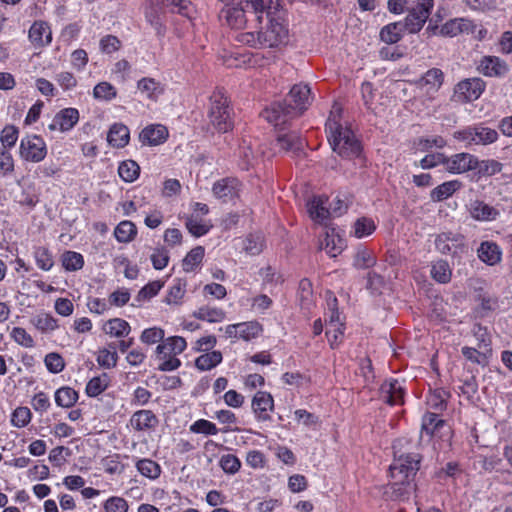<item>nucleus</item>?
<instances>
[{"mask_svg":"<svg viewBox=\"0 0 512 512\" xmlns=\"http://www.w3.org/2000/svg\"><path fill=\"white\" fill-rule=\"evenodd\" d=\"M242 2L246 3V6H251L259 24L262 22L263 13L267 15V28L265 31H260L262 45L276 47L286 41L288 29L279 0H242Z\"/></svg>","mask_w":512,"mask_h":512,"instance_id":"1","label":"nucleus"},{"mask_svg":"<svg viewBox=\"0 0 512 512\" xmlns=\"http://www.w3.org/2000/svg\"><path fill=\"white\" fill-rule=\"evenodd\" d=\"M420 457L416 453L400 454L395 452L394 460L389 467L391 478L386 494L394 500L408 499L414 491L413 479L419 469Z\"/></svg>","mask_w":512,"mask_h":512,"instance_id":"2","label":"nucleus"},{"mask_svg":"<svg viewBox=\"0 0 512 512\" xmlns=\"http://www.w3.org/2000/svg\"><path fill=\"white\" fill-rule=\"evenodd\" d=\"M328 141L334 152L345 158H359L361 145L353 131L340 122V108L334 106L326 122Z\"/></svg>","mask_w":512,"mask_h":512,"instance_id":"3","label":"nucleus"},{"mask_svg":"<svg viewBox=\"0 0 512 512\" xmlns=\"http://www.w3.org/2000/svg\"><path fill=\"white\" fill-rule=\"evenodd\" d=\"M208 118L210 125L220 133L233 129V111L228 98L223 93L218 91L211 95Z\"/></svg>","mask_w":512,"mask_h":512,"instance_id":"4","label":"nucleus"},{"mask_svg":"<svg viewBox=\"0 0 512 512\" xmlns=\"http://www.w3.org/2000/svg\"><path fill=\"white\" fill-rule=\"evenodd\" d=\"M47 155V145L41 136L32 134L24 136L19 145V157L26 162L39 163Z\"/></svg>","mask_w":512,"mask_h":512,"instance_id":"5","label":"nucleus"},{"mask_svg":"<svg viewBox=\"0 0 512 512\" xmlns=\"http://www.w3.org/2000/svg\"><path fill=\"white\" fill-rule=\"evenodd\" d=\"M433 7L434 0H415L405 17L406 31L411 34L418 33L428 20Z\"/></svg>","mask_w":512,"mask_h":512,"instance_id":"6","label":"nucleus"},{"mask_svg":"<svg viewBox=\"0 0 512 512\" xmlns=\"http://www.w3.org/2000/svg\"><path fill=\"white\" fill-rule=\"evenodd\" d=\"M478 158L468 152H460L450 156L445 154V171L460 175L477 169Z\"/></svg>","mask_w":512,"mask_h":512,"instance_id":"7","label":"nucleus"},{"mask_svg":"<svg viewBox=\"0 0 512 512\" xmlns=\"http://www.w3.org/2000/svg\"><path fill=\"white\" fill-rule=\"evenodd\" d=\"M435 248L444 255L456 256L466 248L465 237L460 233L443 232L435 238Z\"/></svg>","mask_w":512,"mask_h":512,"instance_id":"8","label":"nucleus"},{"mask_svg":"<svg viewBox=\"0 0 512 512\" xmlns=\"http://www.w3.org/2000/svg\"><path fill=\"white\" fill-rule=\"evenodd\" d=\"M251 409L255 420L266 422L271 420V412L274 410V399L267 391H258L252 397Z\"/></svg>","mask_w":512,"mask_h":512,"instance_id":"9","label":"nucleus"},{"mask_svg":"<svg viewBox=\"0 0 512 512\" xmlns=\"http://www.w3.org/2000/svg\"><path fill=\"white\" fill-rule=\"evenodd\" d=\"M297 116L301 115L311 104V90L307 84L294 85L285 100Z\"/></svg>","mask_w":512,"mask_h":512,"instance_id":"10","label":"nucleus"},{"mask_svg":"<svg viewBox=\"0 0 512 512\" xmlns=\"http://www.w3.org/2000/svg\"><path fill=\"white\" fill-rule=\"evenodd\" d=\"M261 116L273 126L278 127L297 115L285 101V103L277 102L271 104L261 113Z\"/></svg>","mask_w":512,"mask_h":512,"instance_id":"11","label":"nucleus"},{"mask_svg":"<svg viewBox=\"0 0 512 512\" xmlns=\"http://www.w3.org/2000/svg\"><path fill=\"white\" fill-rule=\"evenodd\" d=\"M79 117V111L76 108L61 109L54 115L51 123L48 125V129L61 133L68 132L78 123Z\"/></svg>","mask_w":512,"mask_h":512,"instance_id":"12","label":"nucleus"},{"mask_svg":"<svg viewBox=\"0 0 512 512\" xmlns=\"http://www.w3.org/2000/svg\"><path fill=\"white\" fill-rule=\"evenodd\" d=\"M477 70L486 77L501 78L509 72V66L500 57L487 55L479 60Z\"/></svg>","mask_w":512,"mask_h":512,"instance_id":"13","label":"nucleus"},{"mask_svg":"<svg viewBox=\"0 0 512 512\" xmlns=\"http://www.w3.org/2000/svg\"><path fill=\"white\" fill-rule=\"evenodd\" d=\"M484 82L480 78H470L459 82L455 88V96L463 102L478 99L484 91Z\"/></svg>","mask_w":512,"mask_h":512,"instance_id":"14","label":"nucleus"},{"mask_svg":"<svg viewBox=\"0 0 512 512\" xmlns=\"http://www.w3.org/2000/svg\"><path fill=\"white\" fill-rule=\"evenodd\" d=\"M476 28L475 23L464 17L450 19L439 30V34L445 37H456L460 34H472Z\"/></svg>","mask_w":512,"mask_h":512,"instance_id":"15","label":"nucleus"},{"mask_svg":"<svg viewBox=\"0 0 512 512\" xmlns=\"http://www.w3.org/2000/svg\"><path fill=\"white\" fill-rule=\"evenodd\" d=\"M443 72L438 68L429 69L418 81L419 89L429 99H433L443 84Z\"/></svg>","mask_w":512,"mask_h":512,"instance_id":"16","label":"nucleus"},{"mask_svg":"<svg viewBox=\"0 0 512 512\" xmlns=\"http://www.w3.org/2000/svg\"><path fill=\"white\" fill-rule=\"evenodd\" d=\"M240 186V182L237 179L224 178L214 183L212 192L217 199L228 202L238 197Z\"/></svg>","mask_w":512,"mask_h":512,"instance_id":"17","label":"nucleus"},{"mask_svg":"<svg viewBox=\"0 0 512 512\" xmlns=\"http://www.w3.org/2000/svg\"><path fill=\"white\" fill-rule=\"evenodd\" d=\"M251 6L241 4L230 6L229 4L222 10L221 15L225 19L226 24L233 29H242L246 26L247 19L245 13Z\"/></svg>","mask_w":512,"mask_h":512,"instance_id":"18","label":"nucleus"},{"mask_svg":"<svg viewBox=\"0 0 512 512\" xmlns=\"http://www.w3.org/2000/svg\"><path fill=\"white\" fill-rule=\"evenodd\" d=\"M168 130L161 124H150L146 126L139 135L143 145L157 146L164 143L168 138Z\"/></svg>","mask_w":512,"mask_h":512,"instance_id":"19","label":"nucleus"},{"mask_svg":"<svg viewBox=\"0 0 512 512\" xmlns=\"http://www.w3.org/2000/svg\"><path fill=\"white\" fill-rule=\"evenodd\" d=\"M468 212L471 218L480 222L494 221L500 215L498 209L481 200H474L470 202Z\"/></svg>","mask_w":512,"mask_h":512,"instance_id":"20","label":"nucleus"},{"mask_svg":"<svg viewBox=\"0 0 512 512\" xmlns=\"http://www.w3.org/2000/svg\"><path fill=\"white\" fill-rule=\"evenodd\" d=\"M381 399L389 405H400L404 401V388L398 380L385 381L380 388Z\"/></svg>","mask_w":512,"mask_h":512,"instance_id":"21","label":"nucleus"},{"mask_svg":"<svg viewBox=\"0 0 512 512\" xmlns=\"http://www.w3.org/2000/svg\"><path fill=\"white\" fill-rule=\"evenodd\" d=\"M307 209L310 218L318 224H325L331 216L326 196H314L308 201Z\"/></svg>","mask_w":512,"mask_h":512,"instance_id":"22","label":"nucleus"},{"mask_svg":"<svg viewBox=\"0 0 512 512\" xmlns=\"http://www.w3.org/2000/svg\"><path fill=\"white\" fill-rule=\"evenodd\" d=\"M476 252L479 260L488 266H495L502 260V249L494 241H482Z\"/></svg>","mask_w":512,"mask_h":512,"instance_id":"23","label":"nucleus"},{"mask_svg":"<svg viewBox=\"0 0 512 512\" xmlns=\"http://www.w3.org/2000/svg\"><path fill=\"white\" fill-rule=\"evenodd\" d=\"M28 37L35 47H43L51 43L52 31L46 22L36 21L30 27Z\"/></svg>","mask_w":512,"mask_h":512,"instance_id":"24","label":"nucleus"},{"mask_svg":"<svg viewBox=\"0 0 512 512\" xmlns=\"http://www.w3.org/2000/svg\"><path fill=\"white\" fill-rule=\"evenodd\" d=\"M130 425L135 431H147L158 425V418L151 410H138L132 414Z\"/></svg>","mask_w":512,"mask_h":512,"instance_id":"25","label":"nucleus"},{"mask_svg":"<svg viewBox=\"0 0 512 512\" xmlns=\"http://www.w3.org/2000/svg\"><path fill=\"white\" fill-rule=\"evenodd\" d=\"M130 140V131L128 127L122 123H114L107 134V142L114 148L125 147Z\"/></svg>","mask_w":512,"mask_h":512,"instance_id":"26","label":"nucleus"},{"mask_svg":"<svg viewBox=\"0 0 512 512\" xmlns=\"http://www.w3.org/2000/svg\"><path fill=\"white\" fill-rule=\"evenodd\" d=\"M102 330L111 338H125L130 334L131 326L122 318H112L103 323Z\"/></svg>","mask_w":512,"mask_h":512,"instance_id":"27","label":"nucleus"},{"mask_svg":"<svg viewBox=\"0 0 512 512\" xmlns=\"http://www.w3.org/2000/svg\"><path fill=\"white\" fill-rule=\"evenodd\" d=\"M187 347L186 340L180 336L168 337L159 344L156 348V352L159 355H178L181 354Z\"/></svg>","mask_w":512,"mask_h":512,"instance_id":"28","label":"nucleus"},{"mask_svg":"<svg viewBox=\"0 0 512 512\" xmlns=\"http://www.w3.org/2000/svg\"><path fill=\"white\" fill-rule=\"evenodd\" d=\"M462 187V182L454 179L443 182L430 192V198L434 202H440L451 197Z\"/></svg>","mask_w":512,"mask_h":512,"instance_id":"29","label":"nucleus"},{"mask_svg":"<svg viewBox=\"0 0 512 512\" xmlns=\"http://www.w3.org/2000/svg\"><path fill=\"white\" fill-rule=\"evenodd\" d=\"M280 149L286 152L296 153L303 148L304 141L296 131H290L277 137Z\"/></svg>","mask_w":512,"mask_h":512,"instance_id":"30","label":"nucleus"},{"mask_svg":"<svg viewBox=\"0 0 512 512\" xmlns=\"http://www.w3.org/2000/svg\"><path fill=\"white\" fill-rule=\"evenodd\" d=\"M406 30L405 20L385 25L380 31V39L387 44H395L401 40Z\"/></svg>","mask_w":512,"mask_h":512,"instance_id":"31","label":"nucleus"},{"mask_svg":"<svg viewBox=\"0 0 512 512\" xmlns=\"http://www.w3.org/2000/svg\"><path fill=\"white\" fill-rule=\"evenodd\" d=\"M135 467L143 477L150 480L158 479L162 472L161 466L156 461L148 458L136 459Z\"/></svg>","mask_w":512,"mask_h":512,"instance_id":"32","label":"nucleus"},{"mask_svg":"<svg viewBox=\"0 0 512 512\" xmlns=\"http://www.w3.org/2000/svg\"><path fill=\"white\" fill-rule=\"evenodd\" d=\"M430 275L436 282L446 284L451 280L452 269L446 260L439 259L432 262Z\"/></svg>","mask_w":512,"mask_h":512,"instance_id":"33","label":"nucleus"},{"mask_svg":"<svg viewBox=\"0 0 512 512\" xmlns=\"http://www.w3.org/2000/svg\"><path fill=\"white\" fill-rule=\"evenodd\" d=\"M96 361L98 365L105 369H112L117 365L118 354L114 343L98 350Z\"/></svg>","mask_w":512,"mask_h":512,"instance_id":"34","label":"nucleus"},{"mask_svg":"<svg viewBox=\"0 0 512 512\" xmlns=\"http://www.w3.org/2000/svg\"><path fill=\"white\" fill-rule=\"evenodd\" d=\"M194 317L210 323H219L225 319L226 313L221 308L206 305L198 308L194 312Z\"/></svg>","mask_w":512,"mask_h":512,"instance_id":"35","label":"nucleus"},{"mask_svg":"<svg viewBox=\"0 0 512 512\" xmlns=\"http://www.w3.org/2000/svg\"><path fill=\"white\" fill-rule=\"evenodd\" d=\"M137 235L135 224L129 220L121 221L114 230V236L120 243H130Z\"/></svg>","mask_w":512,"mask_h":512,"instance_id":"36","label":"nucleus"},{"mask_svg":"<svg viewBox=\"0 0 512 512\" xmlns=\"http://www.w3.org/2000/svg\"><path fill=\"white\" fill-rule=\"evenodd\" d=\"M205 255V249L202 246H196L190 250L182 261V268L185 272L195 271L202 263Z\"/></svg>","mask_w":512,"mask_h":512,"instance_id":"37","label":"nucleus"},{"mask_svg":"<svg viewBox=\"0 0 512 512\" xmlns=\"http://www.w3.org/2000/svg\"><path fill=\"white\" fill-rule=\"evenodd\" d=\"M137 88L145 97L151 100H156L163 93V87L153 78L140 79Z\"/></svg>","mask_w":512,"mask_h":512,"instance_id":"38","label":"nucleus"},{"mask_svg":"<svg viewBox=\"0 0 512 512\" xmlns=\"http://www.w3.org/2000/svg\"><path fill=\"white\" fill-rule=\"evenodd\" d=\"M474 131L476 145H490L499 138L498 132L495 129L482 124L474 125Z\"/></svg>","mask_w":512,"mask_h":512,"instance_id":"39","label":"nucleus"},{"mask_svg":"<svg viewBox=\"0 0 512 512\" xmlns=\"http://www.w3.org/2000/svg\"><path fill=\"white\" fill-rule=\"evenodd\" d=\"M78 397L77 391L68 386L57 389L54 395L55 403L62 408L72 407L77 402Z\"/></svg>","mask_w":512,"mask_h":512,"instance_id":"40","label":"nucleus"},{"mask_svg":"<svg viewBox=\"0 0 512 512\" xmlns=\"http://www.w3.org/2000/svg\"><path fill=\"white\" fill-rule=\"evenodd\" d=\"M222 353L217 350L202 354L195 360V366L201 371H208L222 362Z\"/></svg>","mask_w":512,"mask_h":512,"instance_id":"41","label":"nucleus"},{"mask_svg":"<svg viewBox=\"0 0 512 512\" xmlns=\"http://www.w3.org/2000/svg\"><path fill=\"white\" fill-rule=\"evenodd\" d=\"M109 383L110 378L106 373L93 377L86 385V394L89 397H96L108 388Z\"/></svg>","mask_w":512,"mask_h":512,"instance_id":"42","label":"nucleus"},{"mask_svg":"<svg viewBox=\"0 0 512 512\" xmlns=\"http://www.w3.org/2000/svg\"><path fill=\"white\" fill-rule=\"evenodd\" d=\"M320 248L324 249L330 257H336L342 251V239L334 234V231L326 232L325 238L320 243Z\"/></svg>","mask_w":512,"mask_h":512,"instance_id":"43","label":"nucleus"},{"mask_svg":"<svg viewBox=\"0 0 512 512\" xmlns=\"http://www.w3.org/2000/svg\"><path fill=\"white\" fill-rule=\"evenodd\" d=\"M445 426V422L436 413H427L422 419V433L434 436L438 430Z\"/></svg>","mask_w":512,"mask_h":512,"instance_id":"44","label":"nucleus"},{"mask_svg":"<svg viewBox=\"0 0 512 512\" xmlns=\"http://www.w3.org/2000/svg\"><path fill=\"white\" fill-rule=\"evenodd\" d=\"M262 326L257 321H248L238 323L239 339L250 341L260 335Z\"/></svg>","mask_w":512,"mask_h":512,"instance_id":"45","label":"nucleus"},{"mask_svg":"<svg viewBox=\"0 0 512 512\" xmlns=\"http://www.w3.org/2000/svg\"><path fill=\"white\" fill-rule=\"evenodd\" d=\"M375 230L374 220L368 217L358 218L353 225V235L358 239L370 236Z\"/></svg>","mask_w":512,"mask_h":512,"instance_id":"46","label":"nucleus"},{"mask_svg":"<svg viewBox=\"0 0 512 512\" xmlns=\"http://www.w3.org/2000/svg\"><path fill=\"white\" fill-rule=\"evenodd\" d=\"M186 293V282L182 279H175L169 288L165 302L169 305L180 304Z\"/></svg>","mask_w":512,"mask_h":512,"instance_id":"47","label":"nucleus"},{"mask_svg":"<svg viewBox=\"0 0 512 512\" xmlns=\"http://www.w3.org/2000/svg\"><path fill=\"white\" fill-rule=\"evenodd\" d=\"M19 138V129L15 125L8 124L0 132V148L10 151Z\"/></svg>","mask_w":512,"mask_h":512,"instance_id":"48","label":"nucleus"},{"mask_svg":"<svg viewBox=\"0 0 512 512\" xmlns=\"http://www.w3.org/2000/svg\"><path fill=\"white\" fill-rule=\"evenodd\" d=\"M164 3L172 12L178 13L189 19H192L195 12L193 4L187 0H165Z\"/></svg>","mask_w":512,"mask_h":512,"instance_id":"49","label":"nucleus"},{"mask_svg":"<svg viewBox=\"0 0 512 512\" xmlns=\"http://www.w3.org/2000/svg\"><path fill=\"white\" fill-rule=\"evenodd\" d=\"M140 172L139 165L133 160L123 161L118 167V174L125 182L135 181Z\"/></svg>","mask_w":512,"mask_h":512,"instance_id":"50","label":"nucleus"},{"mask_svg":"<svg viewBox=\"0 0 512 512\" xmlns=\"http://www.w3.org/2000/svg\"><path fill=\"white\" fill-rule=\"evenodd\" d=\"M62 266L67 271H77L84 266L82 254L75 251H66L61 257Z\"/></svg>","mask_w":512,"mask_h":512,"instance_id":"51","label":"nucleus"},{"mask_svg":"<svg viewBox=\"0 0 512 512\" xmlns=\"http://www.w3.org/2000/svg\"><path fill=\"white\" fill-rule=\"evenodd\" d=\"M117 96L116 88L109 82L102 81L93 89V97L98 101H111Z\"/></svg>","mask_w":512,"mask_h":512,"instance_id":"52","label":"nucleus"},{"mask_svg":"<svg viewBox=\"0 0 512 512\" xmlns=\"http://www.w3.org/2000/svg\"><path fill=\"white\" fill-rule=\"evenodd\" d=\"M34 259L39 269L49 271L54 266V259L46 247H37L34 250Z\"/></svg>","mask_w":512,"mask_h":512,"instance_id":"53","label":"nucleus"},{"mask_svg":"<svg viewBox=\"0 0 512 512\" xmlns=\"http://www.w3.org/2000/svg\"><path fill=\"white\" fill-rule=\"evenodd\" d=\"M34 326L41 332H52L58 328V321L51 314H38L33 320Z\"/></svg>","mask_w":512,"mask_h":512,"instance_id":"54","label":"nucleus"},{"mask_svg":"<svg viewBox=\"0 0 512 512\" xmlns=\"http://www.w3.org/2000/svg\"><path fill=\"white\" fill-rule=\"evenodd\" d=\"M503 164L494 159L479 160L477 169L478 173L483 176H493L502 171Z\"/></svg>","mask_w":512,"mask_h":512,"instance_id":"55","label":"nucleus"},{"mask_svg":"<svg viewBox=\"0 0 512 512\" xmlns=\"http://www.w3.org/2000/svg\"><path fill=\"white\" fill-rule=\"evenodd\" d=\"M375 263L376 259L373 256L372 252L364 248L357 250L353 262V265L357 269H367L374 266Z\"/></svg>","mask_w":512,"mask_h":512,"instance_id":"56","label":"nucleus"},{"mask_svg":"<svg viewBox=\"0 0 512 512\" xmlns=\"http://www.w3.org/2000/svg\"><path fill=\"white\" fill-rule=\"evenodd\" d=\"M44 364L50 373L58 374L65 368L63 357L56 352L48 353L44 358Z\"/></svg>","mask_w":512,"mask_h":512,"instance_id":"57","label":"nucleus"},{"mask_svg":"<svg viewBox=\"0 0 512 512\" xmlns=\"http://www.w3.org/2000/svg\"><path fill=\"white\" fill-rule=\"evenodd\" d=\"M186 227L193 236L201 237L207 234L212 226L206 221L190 217L186 221Z\"/></svg>","mask_w":512,"mask_h":512,"instance_id":"58","label":"nucleus"},{"mask_svg":"<svg viewBox=\"0 0 512 512\" xmlns=\"http://www.w3.org/2000/svg\"><path fill=\"white\" fill-rule=\"evenodd\" d=\"M189 430L195 434H204V435H216L218 434V428L216 425L206 419L196 420L194 423L190 425Z\"/></svg>","mask_w":512,"mask_h":512,"instance_id":"59","label":"nucleus"},{"mask_svg":"<svg viewBox=\"0 0 512 512\" xmlns=\"http://www.w3.org/2000/svg\"><path fill=\"white\" fill-rule=\"evenodd\" d=\"M415 165L425 170L435 168L439 165L445 167V154L441 152L427 154Z\"/></svg>","mask_w":512,"mask_h":512,"instance_id":"60","label":"nucleus"},{"mask_svg":"<svg viewBox=\"0 0 512 512\" xmlns=\"http://www.w3.org/2000/svg\"><path fill=\"white\" fill-rule=\"evenodd\" d=\"M31 411L27 407H18L14 410L11 416V423L17 428L27 426L31 421Z\"/></svg>","mask_w":512,"mask_h":512,"instance_id":"61","label":"nucleus"},{"mask_svg":"<svg viewBox=\"0 0 512 512\" xmlns=\"http://www.w3.org/2000/svg\"><path fill=\"white\" fill-rule=\"evenodd\" d=\"M56 83L63 91H71L77 87L78 81L75 75L69 71H61L55 75Z\"/></svg>","mask_w":512,"mask_h":512,"instance_id":"62","label":"nucleus"},{"mask_svg":"<svg viewBox=\"0 0 512 512\" xmlns=\"http://www.w3.org/2000/svg\"><path fill=\"white\" fill-rule=\"evenodd\" d=\"M153 268L156 270H163L169 263V254L164 247H156L150 255Z\"/></svg>","mask_w":512,"mask_h":512,"instance_id":"63","label":"nucleus"},{"mask_svg":"<svg viewBox=\"0 0 512 512\" xmlns=\"http://www.w3.org/2000/svg\"><path fill=\"white\" fill-rule=\"evenodd\" d=\"M105 512H128V502L118 496L109 497L103 504Z\"/></svg>","mask_w":512,"mask_h":512,"instance_id":"64","label":"nucleus"}]
</instances>
